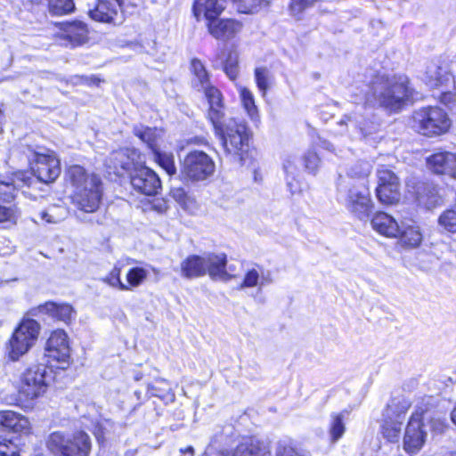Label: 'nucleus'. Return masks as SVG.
I'll return each mask as SVG.
<instances>
[{
  "label": "nucleus",
  "instance_id": "nucleus-4",
  "mask_svg": "<svg viewBox=\"0 0 456 456\" xmlns=\"http://www.w3.org/2000/svg\"><path fill=\"white\" fill-rule=\"evenodd\" d=\"M448 113L438 106H428L416 110L411 116V126L419 134L435 137L448 133L452 126Z\"/></svg>",
  "mask_w": 456,
  "mask_h": 456
},
{
  "label": "nucleus",
  "instance_id": "nucleus-49",
  "mask_svg": "<svg viewBox=\"0 0 456 456\" xmlns=\"http://www.w3.org/2000/svg\"><path fill=\"white\" fill-rule=\"evenodd\" d=\"M379 185L395 186L399 184L397 176L391 170L381 167L378 169Z\"/></svg>",
  "mask_w": 456,
  "mask_h": 456
},
{
  "label": "nucleus",
  "instance_id": "nucleus-36",
  "mask_svg": "<svg viewBox=\"0 0 456 456\" xmlns=\"http://www.w3.org/2000/svg\"><path fill=\"white\" fill-rule=\"evenodd\" d=\"M255 80L259 92L265 97L273 86L274 77L267 68L259 67L255 69Z\"/></svg>",
  "mask_w": 456,
  "mask_h": 456
},
{
  "label": "nucleus",
  "instance_id": "nucleus-21",
  "mask_svg": "<svg viewBox=\"0 0 456 456\" xmlns=\"http://www.w3.org/2000/svg\"><path fill=\"white\" fill-rule=\"evenodd\" d=\"M206 98L209 103L208 118L214 126V128H219V123L224 118L223 97L221 92L210 86L203 90Z\"/></svg>",
  "mask_w": 456,
  "mask_h": 456
},
{
  "label": "nucleus",
  "instance_id": "nucleus-41",
  "mask_svg": "<svg viewBox=\"0 0 456 456\" xmlns=\"http://www.w3.org/2000/svg\"><path fill=\"white\" fill-rule=\"evenodd\" d=\"M372 166L369 161L358 160L347 168V175L352 178L364 179L369 176Z\"/></svg>",
  "mask_w": 456,
  "mask_h": 456
},
{
  "label": "nucleus",
  "instance_id": "nucleus-10",
  "mask_svg": "<svg viewBox=\"0 0 456 456\" xmlns=\"http://www.w3.org/2000/svg\"><path fill=\"white\" fill-rule=\"evenodd\" d=\"M46 354L45 357L56 361L60 363L58 368L66 370L69 365L70 348L69 346L68 336L62 330H57L52 332L46 342Z\"/></svg>",
  "mask_w": 456,
  "mask_h": 456
},
{
  "label": "nucleus",
  "instance_id": "nucleus-43",
  "mask_svg": "<svg viewBox=\"0 0 456 456\" xmlns=\"http://www.w3.org/2000/svg\"><path fill=\"white\" fill-rule=\"evenodd\" d=\"M148 276V271L142 267H133L126 274L127 286L129 290L137 288L143 283Z\"/></svg>",
  "mask_w": 456,
  "mask_h": 456
},
{
  "label": "nucleus",
  "instance_id": "nucleus-16",
  "mask_svg": "<svg viewBox=\"0 0 456 456\" xmlns=\"http://www.w3.org/2000/svg\"><path fill=\"white\" fill-rule=\"evenodd\" d=\"M447 59L439 58L429 61L426 67L424 81L430 87H439L450 81Z\"/></svg>",
  "mask_w": 456,
  "mask_h": 456
},
{
  "label": "nucleus",
  "instance_id": "nucleus-38",
  "mask_svg": "<svg viewBox=\"0 0 456 456\" xmlns=\"http://www.w3.org/2000/svg\"><path fill=\"white\" fill-rule=\"evenodd\" d=\"M152 155L154 161L158 163L159 166L167 172V174L173 175L176 173L173 153L162 151L161 148H159L152 152Z\"/></svg>",
  "mask_w": 456,
  "mask_h": 456
},
{
  "label": "nucleus",
  "instance_id": "nucleus-11",
  "mask_svg": "<svg viewBox=\"0 0 456 456\" xmlns=\"http://www.w3.org/2000/svg\"><path fill=\"white\" fill-rule=\"evenodd\" d=\"M131 184L134 190L152 196L161 189V181L155 171L145 166H137L130 175Z\"/></svg>",
  "mask_w": 456,
  "mask_h": 456
},
{
  "label": "nucleus",
  "instance_id": "nucleus-33",
  "mask_svg": "<svg viewBox=\"0 0 456 456\" xmlns=\"http://www.w3.org/2000/svg\"><path fill=\"white\" fill-rule=\"evenodd\" d=\"M400 242L409 248H417L422 241V234L419 232V227L415 225H405L404 223L401 224Z\"/></svg>",
  "mask_w": 456,
  "mask_h": 456
},
{
  "label": "nucleus",
  "instance_id": "nucleus-18",
  "mask_svg": "<svg viewBox=\"0 0 456 456\" xmlns=\"http://www.w3.org/2000/svg\"><path fill=\"white\" fill-rule=\"evenodd\" d=\"M31 185V177L28 173L19 171L12 177L0 181V200L5 202L12 201L19 188Z\"/></svg>",
  "mask_w": 456,
  "mask_h": 456
},
{
  "label": "nucleus",
  "instance_id": "nucleus-58",
  "mask_svg": "<svg viewBox=\"0 0 456 456\" xmlns=\"http://www.w3.org/2000/svg\"><path fill=\"white\" fill-rule=\"evenodd\" d=\"M344 429H330V436L332 443L337 442L343 436Z\"/></svg>",
  "mask_w": 456,
  "mask_h": 456
},
{
  "label": "nucleus",
  "instance_id": "nucleus-35",
  "mask_svg": "<svg viewBox=\"0 0 456 456\" xmlns=\"http://www.w3.org/2000/svg\"><path fill=\"white\" fill-rule=\"evenodd\" d=\"M169 195L184 210L191 211L196 208L195 199L183 187H172Z\"/></svg>",
  "mask_w": 456,
  "mask_h": 456
},
{
  "label": "nucleus",
  "instance_id": "nucleus-32",
  "mask_svg": "<svg viewBox=\"0 0 456 456\" xmlns=\"http://www.w3.org/2000/svg\"><path fill=\"white\" fill-rule=\"evenodd\" d=\"M191 69L193 74L191 80L192 86L198 91H203L211 85L209 74L205 66L199 59H193L191 62Z\"/></svg>",
  "mask_w": 456,
  "mask_h": 456
},
{
  "label": "nucleus",
  "instance_id": "nucleus-14",
  "mask_svg": "<svg viewBox=\"0 0 456 456\" xmlns=\"http://www.w3.org/2000/svg\"><path fill=\"white\" fill-rule=\"evenodd\" d=\"M444 426L442 413L426 404L417 405L411 413L406 428H440Z\"/></svg>",
  "mask_w": 456,
  "mask_h": 456
},
{
  "label": "nucleus",
  "instance_id": "nucleus-28",
  "mask_svg": "<svg viewBox=\"0 0 456 456\" xmlns=\"http://www.w3.org/2000/svg\"><path fill=\"white\" fill-rule=\"evenodd\" d=\"M204 256H189L181 263V273L187 279L206 275Z\"/></svg>",
  "mask_w": 456,
  "mask_h": 456
},
{
  "label": "nucleus",
  "instance_id": "nucleus-31",
  "mask_svg": "<svg viewBox=\"0 0 456 456\" xmlns=\"http://www.w3.org/2000/svg\"><path fill=\"white\" fill-rule=\"evenodd\" d=\"M0 435V456H19L18 436L19 429H1Z\"/></svg>",
  "mask_w": 456,
  "mask_h": 456
},
{
  "label": "nucleus",
  "instance_id": "nucleus-57",
  "mask_svg": "<svg viewBox=\"0 0 456 456\" xmlns=\"http://www.w3.org/2000/svg\"><path fill=\"white\" fill-rule=\"evenodd\" d=\"M384 436L388 438L389 441L394 442L396 441L399 437L400 429H384Z\"/></svg>",
  "mask_w": 456,
  "mask_h": 456
},
{
  "label": "nucleus",
  "instance_id": "nucleus-19",
  "mask_svg": "<svg viewBox=\"0 0 456 456\" xmlns=\"http://www.w3.org/2000/svg\"><path fill=\"white\" fill-rule=\"evenodd\" d=\"M429 168L438 175H448L456 179V154L437 152L428 159Z\"/></svg>",
  "mask_w": 456,
  "mask_h": 456
},
{
  "label": "nucleus",
  "instance_id": "nucleus-26",
  "mask_svg": "<svg viewBox=\"0 0 456 456\" xmlns=\"http://www.w3.org/2000/svg\"><path fill=\"white\" fill-rule=\"evenodd\" d=\"M88 29L86 25L79 20H74L63 25L62 37L72 45H79L87 40Z\"/></svg>",
  "mask_w": 456,
  "mask_h": 456
},
{
  "label": "nucleus",
  "instance_id": "nucleus-40",
  "mask_svg": "<svg viewBox=\"0 0 456 456\" xmlns=\"http://www.w3.org/2000/svg\"><path fill=\"white\" fill-rule=\"evenodd\" d=\"M67 216V210L61 206H51L40 213L41 219L48 224H58Z\"/></svg>",
  "mask_w": 456,
  "mask_h": 456
},
{
  "label": "nucleus",
  "instance_id": "nucleus-39",
  "mask_svg": "<svg viewBox=\"0 0 456 456\" xmlns=\"http://www.w3.org/2000/svg\"><path fill=\"white\" fill-rule=\"evenodd\" d=\"M238 90L240 96V101L248 116L253 120H256L258 118L257 108L255 104V99L252 92L244 86H238Z\"/></svg>",
  "mask_w": 456,
  "mask_h": 456
},
{
  "label": "nucleus",
  "instance_id": "nucleus-24",
  "mask_svg": "<svg viewBox=\"0 0 456 456\" xmlns=\"http://www.w3.org/2000/svg\"><path fill=\"white\" fill-rule=\"evenodd\" d=\"M134 134L146 144L151 152L161 148L164 133L156 127H149L143 125H137L133 128Z\"/></svg>",
  "mask_w": 456,
  "mask_h": 456
},
{
  "label": "nucleus",
  "instance_id": "nucleus-34",
  "mask_svg": "<svg viewBox=\"0 0 456 456\" xmlns=\"http://www.w3.org/2000/svg\"><path fill=\"white\" fill-rule=\"evenodd\" d=\"M28 420L13 411H0V428H28Z\"/></svg>",
  "mask_w": 456,
  "mask_h": 456
},
{
  "label": "nucleus",
  "instance_id": "nucleus-63",
  "mask_svg": "<svg viewBox=\"0 0 456 456\" xmlns=\"http://www.w3.org/2000/svg\"><path fill=\"white\" fill-rule=\"evenodd\" d=\"M359 134L362 136V137H366L368 135V132L365 131V129L363 127H359Z\"/></svg>",
  "mask_w": 456,
  "mask_h": 456
},
{
  "label": "nucleus",
  "instance_id": "nucleus-7",
  "mask_svg": "<svg viewBox=\"0 0 456 456\" xmlns=\"http://www.w3.org/2000/svg\"><path fill=\"white\" fill-rule=\"evenodd\" d=\"M47 445L60 456H88L91 451V440L82 430L67 436L61 431L53 432Z\"/></svg>",
  "mask_w": 456,
  "mask_h": 456
},
{
  "label": "nucleus",
  "instance_id": "nucleus-6",
  "mask_svg": "<svg viewBox=\"0 0 456 456\" xmlns=\"http://www.w3.org/2000/svg\"><path fill=\"white\" fill-rule=\"evenodd\" d=\"M40 331L39 323L30 318H24L14 330L6 346L8 358L18 361L36 343Z\"/></svg>",
  "mask_w": 456,
  "mask_h": 456
},
{
  "label": "nucleus",
  "instance_id": "nucleus-56",
  "mask_svg": "<svg viewBox=\"0 0 456 456\" xmlns=\"http://www.w3.org/2000/svg\"><path fill=\"white\" fill-rule=\"evenodd\" d=\"M75 79V83H81V84H95L97 85L100 82V79L96 77H86V76H76L73 77Z\"/></svg>",
  "mask_w": 456,
  "mask_h": 456
},
{
  "label": "nucleus",
  "instance_id": "nucleus-53",
  "mask_svg": "<svg viewBox=\"0 0 456 456\" xmlns=\"http://www.w3.org/2000/svg\"><path fill=\"white\" fill-rule=\"evenodd\" d=\"M304 161L305 168L310 172H314L319 167L320 159L315 152L308 151L304 157Z\"/></svg>",
  "mask_w": 456,
  "mask_h": 456
},
{
  "label": "nucleus",
  "instance_id": "nucleus-5",
  "mask_svg": "<svg viewBox=\"0 0 456 456\" xmlns=\"http://www.w3.org/2000/svg\"><path fill=\"white\" fill-rule=\"evenodd\" d=\"M29 365L21 373L18 385L20 396L26 400H34L42 396L53 379V370L47 366L46 362Z\"/></svg>",
  "mask_w": 456,
  "mask_h": 456
},
{
  "label": "nucleus",
  "instance_id": "nucleus-44",
  "mask_svg": "<svg viewBox=\"0 0 456 456\" xmlns=\"http://www.w3.org/2000/svg\"><path fill=\"white\" fill-rule=\"evenodd\" d=\"M438 224L446 232L456 233V208L444 211L438 218Z\"/></svg>",
  "mask_w": 456,
  "mask_h": 456
},
{
  "label": "nucleus",
  "instance_id": "nucleus-50",
  "mask_svg": "<svg viewBox=\"0 0 456 456\" xmlns=\"http://www.w3.org/2000/svg\"><path fill=\"white\" fill-rule=\"evenodd\" d=\"M18 218V212L14 206H2L0 205V223H12L15 224Z\"/></svg>",
  "mask_w": 456,
  "mask_h": 456
},
{
  "label": "nucleus",
  "instance_id": "nucleus-62",
  "mask_svg": "<svg viewBox=\"0 0 456 456\" xmlns=\"http://www.w3.org/2000/svg\"><path fill=\"white\" fill-rule=\"evenodd\" d=\"M437 201H438V200H437L436 196L435 194H433L431 197V200L429 202H425V205L428 208H431L437 204Z\"/></svg>",
  "mask_w": 456,
  "mask_h": 456
},
{
  "label": "nucleus",
  "instance_id": "nucleus-25",
  "mask_svg": "<svg viewBox=\"0 0 456 456\" xmlns=\"http://www.w3.org/2000/svg\"><path fill=\"white\" fill-rule=\"evenodd\" d=\"M89 15L100 22H113L118 15V4L110 0H97L94 8L89 10Z\"/></svg>",
  "mask_w": 456,
  "mask_h": 456
},
{
  "label": "nucleus",
  "instance_id": "nucleus-54",
  "mask_svg": "<svg viewBox=\"0 0 456 456\" xmlns=\"http://www.w3.org/2000/svg\"><path fill=\"white\" fill-rule=\"evenodd\" d=\"M448 73L450 74V79L452 78L454 88L456 89V56L451 60H447Z\"/></svg>",
  "mask_w": 456,
  "mask_h": 456
},
{
  "label": "nucleus",
  "instance_id": "nucleus-20",
  "mask_svg": "<svg viewBox=\"0 0 456 456\" xmlns=\"http://www.w3.org/2000/svg\"><path fill=\"white\" fill-rule=\"evenodd\" d=\"M206 274L211 279L229 281L232 275L226 271L227 257L224 253H208L204 255Z\"/></svg>",
  "mask_w": 456,
  "mask_h": 456
},
{
  "label": "nucleus",
  "instance_id": "nucleus-17",
  "mask_svg": "<svg viewBox=\"0 0 456 456\" xmlns=\"http://www.w3.org/2000/svg\"><path fill=\"white\" fill-rule=\"evenodd\" d=\"M208 29L211 36L219 40L233 38L242 28V24L235 20L217 18L208 22Z\"/></svg>",
  "mask_w": 456,
  "mask_h": 456
},
{
  "label": "nucleus",
  "instance_id": "nucleus-60",
  "mask_svg": "<svg viewBox=\"0 0 456 456\" xmlns=\"http://www.w3.org/2000/svg\"><path fill=\"white\" fill-rule=\"evenodd\" d=\"M340 125H346V126H349L351 127H354V128H357V123L355 120H353L351 117H347L346 116L345 118L341 119V121L339 122Z\"/></svg>",
  "mask_w": 456,
  "mask_h": 456
},
{
  "label": "nucleus",
  "instance_id": "nucleus-1",
  "mask_svg": "<svg viewBox=\"0 0 456 456\" xmlns=\"http://www.w3.org/2000/svg\"><path fill=\"white\" fill-rule=\"evenodd\" d=\"M413 90L406 76H388L378 73L372 78L365 95V104L379 105L397 110L412 98Z\"/></svg>",
  "mask_w": 456,
  "mask_h": 456
},
{
  "label": "nucleus",
  "instance_id": "nucleus-30",
  "mask_svg": "<svg viewBox=\"0 0 456 456\" xmlns=\"http://www.w3.org/2000/svg\"><path fill=\"white\" fill-rule=\"evenodd\" d=\"M428 434L423 429H405L403 448L410 454L417 453L424 445Z\"/></svg>",
  "mask_w": 456,
  "mask_h": 456
},
{
  "label": "nucleus",
  "instance_id": "nucleus-27",
  "mask_svg": "<svg viewBox=\"0 0 456 456\" xmlns=\"http://www.w3.org/2000/svg\"><path fill=\"white\" fill-rule=\"evenodd\" d=\"M41 313H45L65 323H69L75 318V311L69 304H56L54 302H46L39 306Z\"/></svg>",
  "mask_w": 456,
  "mask_h": 456
},
{
  "label": "nucleus",
  "instance_id": "nucleus-3",
  "mask_svg": "<svg viewBox=\"0 0 456 456\" xmlns=\"http://www.w3.org/2000/svg\"><path fill=\"white\" fill-rule=\"evenodd\" d=\"M215 132L222 141L224 152L234 161L242 162L249 146V132L245 123L231 118L223 124L221 120Z\"/></svg>",
  "mask_w": 456,
  "mask_h": 456
},
{
  "label": "nucleus",
  "instance_id": "nucleus-47",
  "mask_svg": "<svg viewBox=\"0 0 456 456\" xmlns=\"http://www.w3.org/2000/svg\"><path fill=\"white\" fill-rule=\"evenodd\" d=\"M121 267L117 265L113 267V269L107 274L102 281L109 286L118 289L119 290H129V286L123 283L120 280Z\"/></svg>",
  "mask_w": 456,
  "mask_h": 456
},
{
  "label": "nucleus",
  "instance_id": "nucleus-8",
  "mask_svg": "<svg viewBox=\"0 0 456 456\" xmlns=\"http://www.w3.org/2000/svg\"><path fill=\"white\" fill-rule=\"evenodd\" d=\"M216 169L214 160L202 151H190L183 159L182 175L191 181H203Z\"/></svg>",
  "mask_w": 456,
  "mask_h": 456
},
{
  "label": "nucleus",
  "instance_id": "nucleus-37",
  "mask_svg": "<svg viewBox=\"0 0 456 456\" xmlns=\"http://www.w3.org/2000/svg\"><path fill=\"white\" fill-rule=\"evenodd\" d=\"M376 193L381 203L386 205L394 204L400 199L399 184H395V186L378 185Z\"/></svg>",
  "mask_w": 456,
  "mask_h": 456
},
{
  "label": "nucleus",
  "instance_id": "nucleus-12",
  "mask_svg": "<svg viewBox=\"0 0 456 456\" xmlns=\"http://www.w3.org/2000/svg\"><path fill=\"white\" fill-rule=\"evenodd\" d=\"M134 150L122 149L113 151L106 159L105 166L107 172L117 176H123L126 174L131 175L136 167Z\"/></svg>",
  "mask_w": 456,
  "mask_h": 456
},
{
  "label": "nucleus",
  "instance_id": "nucleus-42",
  "mask_svg": "<svg viewBox=\"0 0 456 456\" xmlns=\"http://www.w3.org/2000/svg\"><path fill=\"white\" fill-rule=\"evenodd\" d=\"M49 12L53 15H63L71 12L75 4L73 0H47Z\"/></svg>",
  "mask_w": 456,
  "mask_h": 456
},
{
  "label": "nucleus",
  "instance_id": "nucleus-52",
  "mask_svg": "<svg viewBox=\"0 0 456 456\" xmlns=\"http://www.w3.org/2000/svg\"><path fill=\"white\" fill-rule=\"evenodd\" d=\"M350 411L344 410L339 413L332 415L331 428H345L346 425L349 424Z\"/></svg>",
  "mask_w": 456,
  "mask_h": 456
},
{
  "label": "nucleus",
  "instance_id": "nucleus-2",
  "mask_svg": "<svg viewBox=\"0 0 456 456\" xmlns=\"http://www.w3.org/2000/svg\"><path fill=\"white\" fill-rule=\"evenodd\" d=\"M72 186V204L83 213H94L101 205L102 183L99 175L88 173L83 167L74 165L67 170Z\"/></svg>",
  "mask_w": 456,
  "mask_h": 456
},
{
  "label": "nucleus",
  "instance_id": "nucleus-13",
  "mask_svg": "<svg viewBox=\"0 0 456 456\" xmlns=\"http://www.w3.org/2000/svg\"><path fill=\"white\" fill-rule=\"evenodd\" d=\"M346 206L358 219L364 220L368 218L371 210L368 190L364 186L361 189L355 187L351 188L348 192Z\"/></svg>",
  "mask_w": 456,
  "mask_h": 456
},
{
  "label": "nucleus",
  "instance_id": "nucleus-48",
  "mask_svg": "<svg viewBox=\"0 0 456 456\" xmlns=\"http://www.w3.org/2000/svg\"><path fill=\"white\" fill-rule=\"evenodd\" d=\"M316 0H291L289 11L297 20L303 19L304 12L311 7Z\"/></svg>",
  "mask_w": 456,
  "mask_h": 456
},
{
  "label": "nucleus",
  "instance_id": "nucleus-23",
  "mask_svg": "<svg viewBox=\"0 0 456 456\" xmlns=\"http://www.w3.org/2000/svg\"><path fill=\"white\" fill-rule=\"evenodd\" d=\"M224 0H195L193 13L200 20L203 16L208 22L217 18L224 10Z\"/></svg>",
  "mask_w": 456,
  "mask_h": 456
},
{
  "label": "nucleus",
  "instance_id": "nucleus-45",
  "mask_svg": "<svg viewBox=\"0 0 456 456\" xmlns=\"http://www.w3.org/2000/svg\"><path fill=\"white\" fill-rule=\"evenodd\" d=\"M224 71L231 80H235L239 75V56L236 52H230L224 63Z\"/></svg>",
  "mask_w": 456,
  "mask_h": 456
},
{
  "label": "nucleus",
  "instance_id": "nucleus-9",
  "mask_svg": "<svg viewBox=\"0 0 456 456\" xmlns=\"http://www.w3.org/2000/svg\"><path fill=\"white\" fill-rule=\"evenodd\" d=\"M35 164L31 169L34 176L42 183H49L56 180L61 174L60 160L53 151H34Z\"/></svg>",
  "mask_w": 456,
  "mask_h": 456
},
{
  "label": "nucleus",
  "instance_id": "nucleus-55",
  "mask_svg": "<svg viewBox=\"0 0 456 456\" xmlns=\"http://www.w3.org/2000/svg\"><path fill=\"white\" fill-rule=\"evenodd\" d=\"M439 100L443 104L449 106L455 101V94L450 91L443 92L439 96Z\"/></svg>",
  "mask_w": 456,
  "mask_h": 456
},
{
  "label": "nucleus",
  "instance_id": "nucleus-51",
  "mask_svg": "<svg viewBox=\"0 0 456 456\" xmlns=\"http://www.w3.org/2000/svg\"><path fill=\"white\" fill-rule=\"evenodd\" d=\"M260 273L256 269L248 270L244 277L242 283L240 285V289L253 288L259 284Z\"/></svg>",
  "mask_w": 456,
  "mask_h": 456
},
{
  "label": "nucleus",
  "instance_id": "nucleus-22",
  "mask_svg": "<svg viewBox=\"0 0 456 456\" xmlns=\"http://www.w3.org/2000/svg\"><path fill=\"white\" fill-rule=\"evenodd\" d=\"M371 226L379 234L395 238L400 233L401 225L398 224L396 220L384 212H379L371 218Z\"/></svg>",
  "mask_w": 456,
  "mask_h": 456
},
{
  "label": "nucleus",
  "instance_id": "nucleus-15",
  "mask_svg": "<svg viewBox=\"0 0 456 456\" xmlns=\"http://www.w3.org/2000/svg\"><path fill=\"white\" fill-rule=\"evenodd\" d=\"M410 403L403 397H393L387 404L383 414V428H396L403 424Z\"/></svg>",
  "mask_w": 456,
  "mask_h": 456
},
{
  "label": "nucleus",
  "instance_id": "nucleus-59",
  "mask_svg": "<svg viewBox=\"0 0 456 456\" xmlns=\"http://www.w3.org/2000/svg\"><path fill=\"white\" fill-rule=\"evenodd\" d=\"M148 394H150L151 396L162 397L160 389L157 387L155 385L148 386Z\"/></svg>",
  "mask_w": 456,
  "mask_h": 456
},
{
  "label": "nucleus",
  "instance_id": "nucleus-64",
  "mask_svg": "<svg viewBox=\"0 0 456 456\" xmlns=\"http://www.w3.org/2000/svg\"><path fill=\"white\" fill-rule=\"evenodd\" d=\"M322 143H323V145H322V146H323L324 148H326L327 150H330V151H331V150H332V149H331V148H332V145H331L330 142H323Z\"/></svg>",
  "mask_w": 456,
  "mask_h": 456
},
{
  "label": "nucleus",
  "instance_id": "nucleus-61",
  "mask_svg": "<svg viewBox=\"0 0 456 456\" xmlns=\"http://www.w3.org/2000/svg\"><path fill=\"white\" fill-rule=\"evenodd\" d=\"M181 456H193L194 455V450L193 447L188 446L185 449H181Z\"/></svg>",
  "mask_w": 456,
  "mask_h": 456
},
{
  "label": "nucleus",
  "instance_id": "nucleus-29",
  "mask_svg": "<svg viewBox=\"0 0 456 456\" xmlns=\"http://www.w3.org/2000/svg\"><path fill=\"white\" fill-rule=\"evenodd\" d=\"M233 456H272L266 444L253 438H247L240 444Z\"/></svg>",
  "mask_w": 456,
  "mask_h": 456
},
{
  "label": "nucleus",
  "instance_id": "nucleus-46",
  "mask_svg": "<svg viewBox=\"0 0 456 456\" xmlns=\"http://www.w3.org/2000/svg\"><path fill=\"white\" fill-rule=\"evenodd\" d=\"M276 456H311L310 453L291 443L281 442L276 449Z\"/></svg>",
  "mask_w": 456,
  "mask_h": 456
}]
</instances>
